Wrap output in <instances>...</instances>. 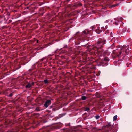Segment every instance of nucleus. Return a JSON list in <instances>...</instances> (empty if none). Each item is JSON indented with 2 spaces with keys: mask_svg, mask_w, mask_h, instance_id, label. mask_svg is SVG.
Instances as JSON below:
<instances>
[{
  "mask_svg": "<svg viewBox=\"0 0 132 132\" xmlns=\"http://www.w3.org/2000/svg\"><path fill=\"white\" fill-rule=\"evenodd\" d=\"M51 69L50 68H47L45 70V73L47 75H50L51 73L50 72Z\"/></svg>",
  "mask_w": 132,
  "mask_h": 132,
  "instance_id": "nucleus-15",
  "label": "nucleus"
},
{
  "mask_svg": "<svg viewBox=\"0 0 132 132\" xmlns=\"http://www.w3.org/2000/svg\"><path fill=\"white\" fill-rule=\"evenodd\" d=\"M52 110L54 111H55L56 110L54 108H53L52 109Z\"/></svg>",
  "mask_w": 132,
  "mask_h": 132,
  "instance_id": "nucleus-40",
  "label": "nucleus"
},
{
  "mask_svg": "<svg viewBox=\"0 0 132 132\" xmlns=\"http://www.w3.org/2000/svg\"><path fill=\"white\" fill-rule=\"evenodd\" d=\"M106 128H107L109 131L112 130V132H116L117 131V128L116 126L112 125L111 122L108 123V124L105 126Z\"/></svg>",
  "mask_w": 132,
  "mask_h": 132,
  "instance_id": "nucleus-4",
  "label": "nucleus"
},
{
  "mask_svg": "<svg viewBox=\"0 0 132 132\" xmlns=\"http://www.w3.org/2000/svg\"><path fill=\"white\" fill-rule=\"evenodd\" d=\"M88 45V44H86L84 46L85 47H87V48L90 49L91 50H92L95 51V52H96V53L100 55V56L102 55L103 51V50L102 49V48L95 47L93 46H91L89 45L87 46Z\"/></svg>",
  "mask_w": 132,
  "mask_h": 132,
  "instance_id": "nucleus-3",
  "label": "nucleus"
},
{
  "mask_svg": "<svg viewBox=\"0 0 132 132\" xmlns=\"http://www.w3.org/2000/svg\"><path fill=\"white\" fill-rule=\"evenodd\" d=\"M77 48L79 50L81 49V48L80 47H77Z\"/></svg>",
  "mask_w": 132,
  "mask_h": 132,
  "instance_id": "nucleus-34",
  "label": "nucleus"
},
{
  "mask_svg": "<svg viewBox=\"0 0 132 132\" xmlns=\"http://www.w3.org/2000/svg\"><path fill=\"white\" fill-rule=\"evenodd\" d=\"M118 46H117V47L118 48Z\"/></svg>",
  "mask_w": 132,
  "mask_h": 132,
  "instance_id": "nucleus-44",
  "label": "nucleus"
},
{
  "mask_svg": "<svg viewBox=\"0 0 132 132\" xmlns=\"http://www.w3.org/2000/svg\"><path fill=\"white\" fill-rule=\"evenodd\" d=\"M44 48V47H40L39 49H42Z\"/></svg>",
  "mask_w": 132,
  "mask_h": 132,
  "instance_id": "nucleus-38",
  "label": "nucleus"
},
{
  "mask_svg": "<svg viewBox=\"0 0 132 132\" xmlns=\"http://www.w3.org/2000/svg\"><path fill=\"white\" fill-rule=\"evenodd\" d=\"M80 32L79 31L77 32L74 35V37L72 38H70L69 41L70 42L72 40H74L75 39L74 41L75 44L76 45L79 44L80 42H83L85 40L84 39H83L82 37L80 36L79 35Z\"/></svg>",
  "mask_w": 132,
  "mask_h": 132,
  "instance_id": "nucleus-2",
  "label": "nucleus"
},
{
  "mask_svg": "<svg viewBox=\"0 0 132 132\" xmlns=\"http://www.w3.org/2000/svg\"><path fill=\"white\" fill-rule=\"evenodd\" d=\"M101 29H104V27H101Z\"/></svg>",
  "mask_w": 132,
  "mask_h": 132,
  "instance_id": "nucleus-37",
  "label": "nucleus"
},
{
  "mask_svg": "<svg viewBox=\"0 0 132 132\" xmlns=\"http://www.w3.org/2000/svg\"><path fill=\"white\" fill-rule=\"evenodd\" d=\"M123 19V18H122V17H121V18H120V19L118 21V22H119V21H122V20Z\"/></svg>",
  "mask_w": 132,
  "mask_h": 132,
  "instance_id": "nucleus-29",
  "label": "nucleus"
},
{
  "mask_svg": "<svg viewBox=\"0 0 132 132\" xmlns=\"http://www.w3.org/2000/svg\"><path fill=\"white\" fill-rule=\"evenodd\" d=\"M50 116L51 117H52L54 116V115L53 114H52L50 115Z\"/></svg>",
  "mask_w": 132,
  "mask_h": 132,
  "instance_id": "nucleus-31",
  "label": "nucleus"
},
{
  "mask_svg": "<svg viewBox=\"0 0 132 132\" xmlns=\"http://www.w3.org/2000/svg\"><path fill=\"white\" fill-rule=\"evenodd\" d=\"M36 110L37 111H40V110L39 109V108H36Z\"/></svg>",
  "mask_w": 132,
  "mask_h": 132,
  "instance_id": "nucleus-30",
  "label": "nucleus"
},
{
  "mask_svg": "<svg viewBox=\"0 0 132 132\" xmlns=\"http://www.w3.org/2000/svg\"><path fill=\"white\" fill-rule=\"evenodd\" d=\"M62 130V132H78L79 131L78 130H73L72 131L68 128H63Z\"/></svg>",
  "mask_w": 132,
  "mask_h": 132,
  "instance_id": "nucleus-10",
  "label": "nucleus"
},
{
  "mask_svg": "<svg viewBox=\"0 0 132 132\" xmlns=\"http://www.w3.org/2000/svg\"><path fill=\"white\" fill-rule=\"evenodd\" d=\"M115 23L116 25H118V23L117 22H115Z\"/></svg>",
  "mask_w": 132,
  "mask_h": 132,
  "instance_id": "nucleus-41",
  "label": "nucleus"
},
{
  "mask_svg": "<svg viewBox=\"0 0 132 132\" xmlns=\"http://www.w3.org/2000/svg\"><path fill=\"white\" fill-rule=\"evenodd\" d=\"M91 30H90V31H91L92 32V31L94 30L96 28L95 27V25L91 27Z\"/></svg>",
  "mask_w": 132,
  "mask_h": 132,
  "instance_id": "nucleus-17",
  "label": "nucleus"
},
{
  "mask_svg": "<svg viewBox=\"0 0 132 132\" xmlns=\"http://www.w3.org/2000/svg\"><path fill=\"white\" fill-rule=\"evenodd\" d=\"M82 5V4L80 2H78L75 3L72 6V8L73 9H75L81 6Z\"/></svg>",
  "mask_w": 132,
  "mask_h": 132,
  "instance_id": "nucleus-7",
  "label": "nucleus"
},
{
  "mask_svg": "<svg viewBox=\"0 0 132 132\" xmlns=\"http://www.w3.org/2000/svg\"><path fill=\"white\" fill-rule=\"evenodd\" d=\"M115 47V45L114 44H112L110 47L111 48L113 49Z\"/></svg>",
  "mask_w": 132,
  "mask_h": 132,
  "instance_id": "nucleus-20",
  "label": "nucleus"
},
{
  "mask_svg": "<svg viewBox=\"0 0 132 132\" xmlns=\"http://www.w3.org/2000/svg\"><path fill=\"white\" fill-rule=\"evenodd\" d=\"M45 59V58H42V59H41L40 60V61H43Z\"/></svg>",
  "mask_w": 132,
  "mask_h": 132,
  "instance_id": "nucleus-32",
  "label": "nucleus"
},
{
  "mask_svg": "<svg viewBox=\"0 0 132 132\" xmlns=\"http://www.w3.org/2000/svg\"><path fill=\"white\" fill-rule=\"evenodd\" d=\"M122 52L123 53L125 52V55H127L129 53V50L126 46L119 47L116 50L113 51V54H114L116 57L119 58L121 57L120 55Z\"/></svg>",
  "mask_w": 132,
  "mask_h": 132,
  "instance_id": "nucleus-1",
  "label": "nucleus"
},
{
  "mask_svg": "<svg viewBox=\"0 0 132 132\" xmlns=\"http://www.w3.org/2000/svg\"><path fill=\"white\" fill-rule=\"evenodd\" d=\"M25 64L24 63H23V62H22L21 63V65H24Z\"/></svg>",
  "mask_w": 132,
  "mask_h": 132,
  "instance_id": "nucleus-35",
  "label": "nucleus"
},
{
  "mask_svg": "<svg viewBox=\"0 0 132 132\" xmlns=\"http://www.w3.org/2000/svg\"><path fill=\"white\" fill-rule=\"evenodd\" d=\"M106 41L105 40L101 39L98 40L96 44L97 46H95V47L102 48L103 45L106 43Z\"/></svg>",
  "mask_w": 132,
  "mask_h": 132,
  "instance_id": "nucleus-6",
  "label": "nucleus"
},
{
  "mask_svg": "<svg viewBox=\"0 0 132 132\" xmlns=\"http://www.w3.org/2000/svg\"><path fill=\"white\" fill-rule=\"evenodd\" d=\"M117 115L113 117V120L116 121V120L117 119Z\"/></svg>",
  "mask_w": 132,
  "mask_h": 132,
  "instance_id": "nucleus-22",
  "label": "nucleus"
},
{
  "mask_svg": "<svg viewBox=\"0 0 132 132\" xmlns=\"http://www.w3.org/2000/svg\"><path fill=\"white\" fill-rule=\"evenodd\" d=\"M87 98V97L84 96H82L81 97V99L82 100H85Z\"/></svg>",
  "mask_w": 132,
  "mask_h": 132,
  "instance_id": "nucleus-16",
  "label": "nucleus"
},
{
  "mask_svg": "<svg viewBox=\"0 0 132 132\" xmlns=\"http://www.w3.org/2000/svg\"><path fill=\"white\" fill-rule=\"evenodd\" d=\"M109 59L108 57H105L104 58L103 60L100 63L99 65H102V66H103L104 65H107L108 64V63H105L104 61L107 62L109 61Z\"/></svg>",
  "mask_w": 132,
  "mask_h": 132,
  "instance_id": "nucleus-9",
  "label": "nucleus"
},
{
  "mask_svg": "<svg viewBox=\"0 0 132 132\" xmlns=\"http://www.w3.org/2000/svg\"><path fill=\"white\" fill-rule=\"evenodd\" d=\"M44 82L45 84H48L49 82L48 80H44Z\"/></svg>",
  "mask_w": 132,
  "mask_h": 132,
  "instance_id": "nucleus-24",
  "label": "nucleus"
},
{
  "mask_svg": "<svg viewBox=\"0 0 132 132\" xmlns=\"http://www.w3.org/2000/svg\"><path fill=\"white\" fill-rule=\"evenodd\" d=\"M50 108H51L52 107V106H50Z\"/></svg>",
  "mask_w": 132,
  "mask_h": 132,
  "instance_id": "nucleus-42",
  "label": "nucleus"
},
{
  "mask_svg": "<svg viewBox=\"0 0 132 132\" xmlns=\"http://www.w3.org/2000/svg\"><path fill=\"white\" fill-rule=\"evenodd\" d=\"M110 36L111 37H112L113 36V34L112 32H111L110 34Z\"/></svg>",
  "mask_w": 132,
  "mask_h": 132,
  "instance_id": "nucleus-25",
  "label": "nucleus"
},
{
  "mask_svg": "<svg viewBox=\"0 0 132 132\" xmlns=\"http://www.w3.org/2000/svg\"><path fill=\"white\" fill-rule=\"evenodd\" d=\"M62 126L61 124L57 125H56L53 126L52 127L53 128V129H58L60 128Z\"/></svg>",
  "mask_w": 132,
  "mask_h": 132,
  "instance_id": "nucleus-12",
  "label": "nucleus"
},
{
  "mask_svg": "<svg viewBox=\"0 0 132 132\" xmlns=\"http://www.w3.org/2000/svg\"><path fill=\"white\" fill-rule=\"evenodd\" d=\"M85 111H89L90 110V108L88 107H86L85 108Z\"/></svg>",
  "mask_w": 132,
  "mask_h": 132,
  "instance_id": "nucleus-18",
  "label": "nucleus"
},
{
  "mask_svg": "<svg viewBox=\"0 0 132 132\" xmlns=\"http://www.w3.org/2000/svg\"><path fill=\"white\" fill-rule=\"evenodd\" d=\"M14 93L12 92L9 95H7V96L9 97H11L13 95Z\"/></svg>",
  "mask_w": 132,
  "mask_h": 132,
  "instance_id": "nucleus-19",
  "label": "nucleus"
},
{
  "mask_svg": "<svg viewBox=\"0 0 132 132\" xmlns=\"http://www.w3.org/2000/svg\"><path fill=\"white\" fill-rule=\"evenodd\" d=\"M51 103V100H48L46 101L45 103L44 104V105L45 107L47 108L50 105Z\"/></svg>",
  "mask_w": 132,
  "mask_h": 132,
  "instance_id": "nucleus-11",
  "label": "nucleus"
},
{
  "mask_svg": "<svg viewBox=\"0 0 132 132\" xmlns=\"http://www.w3.org/2000/svg\"><path fill=\"white\" fill-rule=\"evenodd\" d=\"M130 59H132V57H131L130 58Z\"/></svg>",
  "mask_w": 132,
  "mask_h": 132,
  "instance_id": "nucleus-43",
  "label": "nucleus"
},
{
  "mask_svg": "<svg viewBox=\"0 0 132 132\" xmlns=\"http://www.w3.org/2000/svg\"><path fill=\"white\" fill-rule=\"evenodd\" d=\"M29 7H26L25 9H29Z\"/></svg>",
  "mask_w": 132,
  "mask_h": 132,
  "instance_id": "nucleus-39",
  "label": "nucleus"
},
{
  "mask_svg": "<svg viewBox=\"0 0 132 132\" xmlns=\"http://www.w3.org/2000/svg\"><path fill=\"white\" fill-rule=\"evenodd\" d=\"M98 28L95 30V32L98 34H100L102 31V30L100 29V27H97Z\"/></svg>",
  "mask_w": 132,
  "mask_h": 132,
  "instance_id": "nucleus-13",
  "label": "nucleus"
},
{
  "mask_svg": "<svg viewBox=\"0 0 132 132\" xmlns=\"http://www.w3.org/2000/svg\"><path fill=\"white\" fill-rule=\"evenodd\" d=\"M119 4H113L111 6H110L111 7H114L117 6Z\"/></svg>",
  "mask_w": 132,
  "mask_h": 132,
  "instance_id": "nucleus-21",
  "label": "nucleus"
},
{
  "mask_svg": "<svg viewBox=\"0 0 132 132\" xmlns=\"http://www.w3.org/2000/svg\"><path fill=\"white\" fill-rule=\"evenodd\" d=\"M92 34L93 32L91 31H90L88 29H86L82 32V33L80 35L85 40L88 34L92 35Z\"/></svg>",
  "mask_w": 132,
  "mask_h": 132,
  "instance_id": "nucleus-5",
  "label": "nucleus"
},
{
  "mask_svg": "<svg viewBox=\"0 0 132 132\" xmlns=\"http://www.w3.org/2000/svg\"><path fill=\"white\" fill-rule=\"evenodd\" d=\"M61 117H55V118H54L55 120H57V119H59Z\"/></svg>",
  "mask_w": 132,
  "mask_h": 132,
  "instance_id": "nucleus-27",
  "label": "nucleus"
},
{
  "mask_svg": "<svg viewBox=\"0 0 132 132\" xmlns=\"http://www.w3.org/2000/svg\"><path fill=\"white\" fill-rule=\"evenodd\" d=\"M58 49H57L55 51V53H57V51H58Z\"/></svg>",
  "mask_w": 132,
  "mask_h": 132,
  "instance_id": "nucleus-36",
  "label": "nucleus"
},
{
  "mask_svg": "<svg viewBox=\"0 0 132 132\" xmlns=\"http://www.w3.org/2000/svg\"><path fill=\"white\" fill-rule=\"evenodd\" d=\"M65 125L66 126H70V123H69L68 124H65Z\"/></svg>",
  "mask_w": 132,
  "mask_h": 132,
  "instance_id": "nucleus-33",
  "label": "nucleus"
},
{
  "mask_svg": "<svg viewBox=\"0 0 132 132\" xmlns=\"http://www.w3.org/2000/svg\"><path fill=\"white\" fill-rule=\"evenodd\" d=\"M71 0H65V2L67 3L70 1Z\"/></svg>",
  "mask_w": 132,
  "mask_h": 132,
  "instance_id": "nucleus-28",
  "label": "nucleus"
},
{
  "mask_svg": "<svg viewBox=\"0 0 132 132\" xmlns=\"http://www.w3.org/2000/svg\"><path fill=\"white\" fill-rule=\"evenodd\" d=\"M95 117L96 119H98L100 118V116L99 115H97L95 116Z\"/></svg>",
  "mask_w": 132,
  "mask_h": 132,
  "instance_id": "nucleus-23",
  "label": "nucleus"
},
{
  "mask_svg": "<svg viewBox=\"0 0 132 132\" xmlns=\"http://www.w3.org/2000/svg\"><path fill=\"white\" fill-rule=\"evenodd\" d=\"M21 67V66L20 65H19L18 67H16L17 69H18Z\"/></svg>",
  "mask_w": 132,
  "mask_h": 132,
  "instance_id": "nucleus-26",
  "label": "nucleus"
},
{
  "mask_svg": "<svg viewBox=\"0 0 132 132\" xmlns=\"http://www.w3.org/2000/svg\"><path fill=\"white\" fill-rule=\"evenodd\" d=\"M19 131L18 128L16 127L14 129H13L9 131L10 132H18Z\"/></svg>",
  "mask_w": 132,
  "mask_h": 132,
  "instance_id": "nucleus-14",
  "label": "nucleus"
},
{
  "mask_svg": "<svg viewBox=\"0 0 132 132\" xmlns=\"http://www.w3.org/2000/svg\"><path fill=\"white\" fill-rule=\"evenodd\" d=\"M35 82L33 81H30L29 82H27L26 84L25 87L26 88H31L32 86L34 85Z\"/></svg>",
  "mask_w": 132,
  "mask_h": 132,
  "instance_id": "nucleus-8",
  "label": "nucleus"
}]
</instances>
